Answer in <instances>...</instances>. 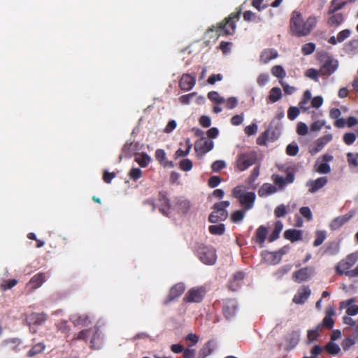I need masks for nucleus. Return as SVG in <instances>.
<instances>
[{
	"mask_svg": "<svg viewBox=\"0 0 358 358\" xmlns=\"http://www.w3.org/2000/svg\"><path fill=\"white\" fill-rule=\"evenodd\" d=\"M213 209V211L209 215L208 220L211 223H217L222 220V217L224 216V201L215 203Z\"/></svg>",
	"mask_w": 358,
	"mask_h": 358,
	"instance_id": "6e6552de",
	"label": "nucleus"
},
{
	"mask_svg": "<svg viewBox=\"0 0 358 358\" xmlns=\"http://www.w3.org/2000/svg\"><path fill=\"white\" fill-rule=\"evenodd\" d=\"M353 302V299H350L346 301H343L341 303V307H343L344 306H349L346 310V313L348 315H356L358 314V306L357 305H352L350 306Z\"/></svg>",
	"mask_w": 358,
	"mask_h": 358,
	"instance_id": "ea45409f",
	"label": "nucleus"
},
{
	"mask_svg": "<svg viewBox=\"0 0 358 358\" xmlns=\"http://www.w3.org/2000/svg\"><path fill=\"white\" fill-rule=\"evenodd\" d=\"M282 95L280 88L277 87H273L269 92L268 99L271 102L275 103L281 99Z\"/></svg>",
	"mask_w": 358,
	"mask_h": 358,
	"instance_id": "c9c22d12",
	"label": "nucleus"
},
{
	"mask_svg": "<svg viewBox=\"0 0 358 358\" xmlns=\"http://www.w3.org/2000/svg\"><path fill=\"white\" fill-rule=\"evenodd\" d=\"M257 159V155L255 151L250 150L241 152L238 155L236 162L237 169L243 171L254 164Z\"/></svg>",
	"mask_w": 358,
	"mask_h": 358,
	"instance_id": "7ed1b4c3",
	"label": "nucleus"
},
{
	"mask_svg": "<svg viewBox=\"0 0 358 358\" xmlns=\"http://www.w3.org/2000/svg\"><path fill=\"white\" fill-rule=\"evenodd\" d=\"M357 340L352 336L348 337L343 340L341 345L344 351L348 350L352 345L356 343Z\"/></svg>",
	"mask_w": 358,
	"mask_h": 358,
	"instance_id": "603ef678",
	"label": "nucleus"
},
{
	"mask_svg": "<svg viewBox=\"0 0 358 358\" xmlns=\"http://www.w3.org/2000/svg\"><path fill=\"white\" fill-rule=\"evenodd\" d=\"M176 206L182 213H186L190 208L189 202L182 199H176Z\"/></svg>",
	"mask_w": 358,
	"mask_h": 358,
	"instance_id": "a19ab883",
	"label": "nucleus"
},
{
	"mask_svg": "<svg viewBox=\"0 0 358 358\" xmlns=\"http://www.w3.org/2000/svg\"><path fill=\"white\" fill-rule=\"evenodd\" d=\"M347 3L345 0H332L329 6V13L333 14L335 12L342 9Z\"/></svg>",
	"mask_w": 358,
	"mask_h": 358,
	"instance_id": "7c9ffc66",
	"label": "nucleus"
},
{
	"mask_svg": "<svg viewBox=\"0 0 358 358\" xmlns=\"http://www.w3.org/2000/svg\"><path fill=\"white\" fill-rule=\"evenodd\" d=\"M326 350L331 355H336L341 352L339 345L333 341H331L325 346Z\"/></svg>",
	"mask_w": 358,
	"mask_h": 358,
	"instance_id": "de8ad7c7",
	"label": "nucleus"
},
{
	"mask_svg": "<svg viewBox=\"0 0 358 358\" xmlns=\"http://www.w3.org/2000/svg\"><path fill=\"white\" fill-rule=\"evenodd\" d=\"M70 320L75 326L87 327L91 324L89 317L86 315H72L70 317Z\"/></svg>",
	"mask_w": 358,
	"mask_h": 358,
	"instance_id": "aec40b11",
	"label": "nucleus"
},
{
	"mask_svg": "<svg viewBox=\"0 0 358 358\" xmlns=\"http://www.w3.org/2000/svg\"><path fill=\"white\" fill-rule=\"evenodd\" d=\"M271 72L273 76L281 80L286 77V72L284 68L280 65H275L273 66L271 69Z\"/></svg>",
	"mask_w": 358,
	"mask_h": 358,
	"instance_id": "58836bf2",
	"label": "nucleus"
},
{
	"mask_svg": "<svg viewBox=\"0 0 358 358\" xmlns=\"http://www.w3.org/2000/svg\"><path fill=\"white\" fill-rule=\"evenodd\" d=\"M267 232V229L264 226H260L256 231V242L258 243L261 247L264 245Z\"/></svg>",
	"mask_w": 358,
	"mask_h": 358,
	"instance_id": "c756f323",
	"label": "nucleus"
},
{
	"mask_svg": "<svg viewBox=\"0 0 358 358\" xmlns=\"http://www.w3.org/2000/svg\"><path fill=\"white\" fill-rule=\"evenodd\" d=\"M283 224L282 222L277 221L275 224V228L273 231H272L271 234L268 237V241L270 242H273L278 238L279 235L282 230Z\"/></svg>",
	"mask_w": 358,
	"mask_h": 358,
	"instance_id": "f704fd0d",
	"label": "nucleus"
},
{
	"mask_svg": "<svg viewBox=\"0 0 358 358\" xmlns=\"http://www.w3.org/2000/svg\"><path fill=\"white\" fill-rule=\"evenodd\" d=\"M299 115V109L295 106H291L287 111V117L290 120H295Z\"/></svg>",
	"mask_w": 358,
	"mask_h": 358,
	"instance_id": "69168bd1",
	"label": "nucleus"
},
{
	"mask_svg": "<svg viewBox=\"0 0 358 358\" xmlns=\"http://www.w3.org/2000/svg\"><path fill=\"white\" fill-rule=\"evenodd\" d=\"M244 217L245 212L243 210H239L231 214V219L233 222L238 223L244 218Z\"/></svg>",
	"mask_w": 358,
	"mask_h": 358,
	"instance_id": "13d9d810",
	"label": "nucleus"
},
{
	"mask_svg": "<svg viewBox=\"0 0 358 358\" xmlns=\"http://www.w3.org/2000/svg\"><path fill=\"white\" fill-rule=\"evenodd\" d=\"M45 348V346L43 343H38L34 345L27 352V357H31L37 354L42 352Z\"/></svg>",
	"mask_w": 358,
	"mask_h": 358,
	"instance_id": "37998d69",
	"label": "nucleus"
},
{
	"mask_svg": "<svg viewBox=\"0 0 358 358\" xmlns=\"http://www.w3.org/2000/svg\"><path fill=\"white\" fill-rule=\"evenodd\" d=\"M213 342L208 341L203 348L199 350L197 358H206L213 352Z\"/></svg>",
	"mask_w": 358,
	"mask_h": 358,
	"instance_id": "2f4dec72",
	"label": "nucleus"
},
{
	"mask_svg": "<svg viewBox=\"0 0 358 358\" xmlns=\"http://www.w3.org/2000/svg\"><path fill=\"white\" fill-rule=\"evenodd\" d=\"M299 212L301 215L306 218L307 220L310 221L313 218V214L309 207H301L299 209Z\"/></svg>",
	"mask_w": 358,
	"mask_h": 358,
	"instance_id": "338daca9",
	"label": "nucleus"
},
{
	"mask_svg": "<svg viewBox=\"0 0 358 358\" xmlns=\"http://www.w3.org/2000/svg\"><path fill=\"white\" fill-rule=\"evenodd\" d=\"M185 144H186V149L185 150H183L180 148L178 149L175 153V158L177 159L178 157H185L189 154L190 149L192 148V144H191L190 140L189 138L186 139Z\"/></svg>",
	"mask_w": 358,
	"mask_h": 358,
	"instance_id": "a18cd8bd",
	"label": "nucleus"
},
{
	"mask_svg": "<svg viewBox=\"0 0 358 358\" xmlns=\"http://www.w3.org/2000/svg\"><path fill=\"white\" fill-rule=\"evenodd\" d=\"M278 52L273 49H265L260 55V60L263 64H267L271 60L278 57Z\"/></svg>",
	"mask_w": 358,
	"mask_h": 358,
	"instance_id": "5701e85b",
	"label": "nucleus"
},
{
	"mask_svg": "<svg viewBox=\"0 0 358 358\" xmlns=\"http://www.w3.org/2000/svg\"><path fill=\"white\" fill-rule=\"evenodd\" d=\"M327 178L325 176L320 177L315 180H310L306 185L309 187V192L314 193L322 188L327 183Z\"/></svg>",
	"mask_w": 358,
	"mask_h": 358,
	"instance_id": "f3484780",
	"label": "nucleus"
},
{
	"mask_svg": "<svg viewBox=\"0 0 358 358\" xmlns=\"http://www.w3.org/2000/svg\"><path fill=\"white\" fill-rule=\"evenodd\" d=\"M259 175V166H256L252 171V173L248 178V183L250 187L255 188L256 186L254 185L255 181L257 180Z\"/></svg>",
	"mask_w": 358,
	"mask_h": 358,
	"instance_id": "8fccbe9b",
	"label": "nucleus"
},
{
	"mask_svg": "<svg viewBox=\"0 0 358 358\" xmlns=\"http://www.w3.org/2000/svg\"><path fill=\"white\" fill-rule=\"evenodd\" d=\"M233 194L238 198L241 204L245 208L249 210L252 208L256 198L254 192H245L243 187L238 186L233 189Z\"/></svg>",
	"mask_w": 358,
	"mask_h": 358,
	"instance_id": "f03ea898",
	"label": "nucleus"
},
{
	"mask_svg": "<svg viewBox=\"0 0 358 358\" xmlns=\"http://www.w3.org/2000/svg\"><path fill=\"white\" fill-rule=\"evenodd\" d=\"M45 280L44 273H39L34 275L29 281V284L33 289L39 287Z\"/></svg>",
	"mask_w": 358,
	"mask_h": 358,
	"instance_id": "c85d7f7f",
	"label": "nucleus"
},
{
	"mask_svg": "<svg viewBox=\"0 0 358 358\" xmlns=\"http://www.w3.org/2000/svg\"><path fill=\"white\" fill-rule=\"evenodd\" d=\"M277 187L270 183H264L259 189L258 194L261 197H266L277 192Z\"/></svg>",
	"mask_w": 358,
	"mask_h": 358,
	"instance_id": "b1692460",
	"label": "nucleus"
},
{
	"mask_svg": "<svg viewBox=\"0 0 358 358\" xmlns=\"http://www.w3.org/2000/svg\"><path fill=\"white\" fill-rule=\"evenodd\" d=\"M286 239L294 242L302 238V231L297 229H288L284 233Z\"/></svg>",
	"mask_w": 358,
	"mask_h": 358,
	"instance_id": "a878e982",
	"label": "nucleus"
},
{
	"mask_svg": "<svg viewBox=\"0 0 358 358\" xmlns=\"http://www.w3.org/2000/svg\"><path fill=\"white\" fill-rule=\"evenodd\" d=\"M244 274L242 272H237L234 274L229 282V289L232 291L237 290L242 285Z\"/></svg>",
	"mask_w": 358,
	"mask_h": 358,
	"instance_id": "412c9836",
	"label": "nucleus"
},
{
	"mask_svg": "<svg viewBox=\"0 0 358 358\" xmlns=\"http://www.w3.org/2000/svg\"><path fill=\"white\" fill-rule=\"evenodd\" d=\"M317 20L315 17L309 16L303 17L299 10L292 12L289 20V29L291 34L296 37L306 36L315 27Z\"/></svg>",
	"mask_w": 358,
	"mask_h": 358,
	"instance_id": "f257e3e1",
	"label": "nucleus"
},
{
	"mask_svg": "<svg viewBox=\"0 0 358 358\" xmlns=\"http://www.w3.org/2000/svg\"><path fill=\"white\" fill-rule=\"evenodd\" d=\"M319 336L318 328L308 331L307 343L310 344L317 339Z\"/></svg>",
	"mask_w": 358,
	"mask_h": 358,
	"instance_id": "680f3d73",
	"label": "nucleus"
},
{
	"mask_svg": "<svg viewBox=\"0 0 358 358\" xmlns=\"http://www.w3.org/2000/svg\"><path fill=\"white\" fill-rule=\"evenodd\" d=\"M135 161L141 167H146L151 162V158L147 153L143 152L135 157Z\"/></svg>",
	"mask_w": 358,
	"mask_h": 358,
	"instance_id": "4c0bfd02",
	"label": "nucleus"
},
{
	"mask_svg": "<svg viewBox=\"0 0 358 358\" xmlns=\"http://www.w3.org/2000/svg\"><path fill=\"white\" fill-rule=\"evenodd\" d=\"M317 172L322 173V174H327L330 173L331 168L329 164L323 162H317V167H316Z\"/></svg>",
	"mask_w": 358,
	"mask_h": 358,
	"instance_id": "09e8293b",
	"label": "nucleus"
},
{
	"mask_svg": "<svg viewBox=\"0 0 358 358\" xmlns=\"http://www.w3.org/2000/svg\"><path fill=\"white\" fill-rule=\"evenodd\" d=\"M196 78L190 74H183L179 81V86L183 91H189L193 88Z\"/></svg>",
	"mask_w": 358,
	"mask_h": 358,
	"instance_id": "f8f14e48",
	"label": "nucleus"
},
{
	"mask_svg": "<svg viewBox=\"0 0 358 358\" xmlns=\"http://www.w3.org/2000/svg\"><path fill=\"white\" fill-rule=\"evenodd\" d=\"M213 147L212 141L201 139L195 143L194 149L198 155H204L211 150Z\"/></svg>",
	"mask_w": 358,
	"mask_h": 358,
	"instance_id": "4468645a",
	"label": "nucleus"
},
{
	"mask_svg": "<svg viewBox=\"0 0 358 358\" xmlns=\"http://www.w3.org/2000/svg\"><path fill=\"white\" fill-rule=\"evenodd\" d=\"M159 201L161 203V208H159L160 211L164 214V215H168V210L171 208V204H170V201H169V199L167 198V196L160 192L159 193Z\"/></svg>",
	"mask_w": 358,
	"mask_h": 358,
	"instance_id": "bb28decb",
	"label": "nucleus"
},
{
	"mask_svg": "<svg viewBox=\"0 0 358 358\" xmlns=\"http://www.w3.org/2000/svg\"><path fill=\"white\" fill-rule=\"evenodd\" d=\"M243 19L244 20L248 22L252 21L255 22H259L262 20L259 16H258L256 13L250 10H247L243 13Z\"/></svg>",
	"mask_w": 358,
	"mask_h": 358,
	"instance_id": "49530a36",
	"label": "nucleus"
},
{
	"mask_svg": "<svg viewBox=\"0 0 358 358\" xmlns=\"http://www.w3.org/2000/svg\"><path fill=\"white\" fill-rule=\"evenodd\" d=\"M31 320L34 321V323L41 324L47 320V316L44 313H33L31 315Z\"/></svg>",
	"mask_w": 358,
	"mask_h": 358,
	"instance_id": "bf43d9fd",
	"label": "nucleus"
},
{
	"mask_svg": "<svg viewBox=\"0 0 358 358\" xmlns=\"http://www.w3.org/2000/svg\"><path fill=\"white\" fill-rule=\"evenodd\" d=\"M352 266L346 262L345 259L341 261L336 266V272L340 275H345L346 273L350 271V268Z\"/></svg>",
	"mask_w": 358,
	"mask_h": 358,
	"instance_id": "72a5a7b5",
	"label": "nucleus"
},
{
	"mask_svg": "<svg viewBox=\"0 0 358 358\" xmlns=\"http://www.w3.org/2000/svg\"><path fill=\"white\" fill-rule=\"evenodd\" d=\"M193 164L190 159H184L180 162L179 167L183 171H189L192 169Z\"/></svg>",
	"mask_w": 358,
	"mask_h": 358,
	"instance_id": "4d7b16f0",
	"label": "nucleus"
},
{
	"mask_svg": "<svg viewBox=\"0 0 358 358\" xmlns=\"http://www.w3.org/2000/svg\"><path fill=\"white\" fill-rule=\"evenodd\" d=\"M338 67V62L337 59L327 56L326 59L324 61L320 71L322 75L330 76L334 73Z\"/></svg>",
	"mask_w": 358,
	"mask_h": 358,
	"instance_id": "423d86ee",
	"label": "nucleus"
},
{
	"mask_svg": "<svg viewBox=\"0 0 358 358\" xmlns=\"http://www.w3.org/2000/svg\"><path fill=\"white\" fill-rule=\"evenodd\" d=\"M344 20V17L341 13H336L331 15L328 20V24L331 26H338Z\"/></svg>",
	"mask_w": 358,
	"mask_h": 358,
	"instance_id": "c03bdc74",
	"label": "nucleus"
},
{
	"mask_svg": "<svg viewBox=\"0 0 358 358\" xmlns=\"http://www.w3.org/2000/svg\"><path fill=\"white\" fill-rule=\"evenodd\" d=\"M296 132L299 135L305 136L308 132V127L306 124L302 122H299L297 124Z\"/></svg>",
	"mask_w": 358,
	"mask_h": 358,
	"instance_id": "e2e57ef3",
	"label": "nucleus"
},
{
	"mask_svg": "<svg viewBox=\"0 0 358 358\" xmlns=\"http://www.w3.org/2000/svg\"><path fill=\"white\" fill-rule=\"evenodd\" d=\"M311 99V93L310 90H307L304 92L303 98L301 101L299 102L300 108L303 111H307L309 109L308 106V103L309 101Z\"/></svg>",
	"mask_w": 358,
	"mask_h": 358,
	"instance_id": "e433bc0d",
	"label": "nucleus"
},
{
	"mask_svg": "<svg viewBox=\"0 0 358 358\" xmlns=\"http://www.w3.org/2000/svg\"><path fill=\"white\" fill-rule=\"evenodd\" d=\"M22 343V341L18 338H11L3 341L1 345L3 348H8V349L14 352H18L20 349L19 346Z\"/></svg>",
	"mask_w": 358,
	"mask_h": 358,
	"instance_id": "dca6fc26",
	"label": "nucleus"
},
{
	"mask_svg": "<svg viewBox=\"0 0 358 358\" xmlns=\"http://www.w3.org/2000/svg\"><path fill=\"white\" fill-rule=\"evenodd\" d=\"M209 232L213 235H222L224 234V224L210 225L208 228Z\"/></svg>",
	"mask_w": 358,
	"mask_h": 358,
	"instance_id": "864d4df0",
	"label": "nucleus"
},
{
	"mask_svg": "<svg viewBox=\"0 0 358 358\" xmlns=\"http://www.w3.org/2000/svg\"><path fill=\"white\" fill-rule=\"evenodd\" d=\"M206 293L204 287H193L185 294L183 301L187 303H200Z\"/></svg>",
	"mask_w": 358,
	"mask_h": 358,
	"instance_id": "39448f33",
	"label": "nucleus"
},
{
	"mask_svg": "<svg viewBox=\"0 0 358 358\" xmlns=\"http://www.w3.org/2000/svg\"><path fill=\"white\" fill-rule=\"evenodd\" d=\"M264 260L269 264H277L280 262V255L273 252H265L263 253Z\"/></svg>",
	"mask_w": 358,
	"mask_h": 358,
	"instance_id": "393cba45",
	"label": "nucleus"
},
{
	"mask_svg": "<svg viewBox=\"0 0 358 358\" xmlns=\"http://www.w3.org/2000/svg\"><path fill=\"white\" fill-rule=\"evenodd\" d=\"M227 308H225V317H233L236 311L237 304L236 301L234 300H229L227 301Z\"/></svg>",
	"mask_w": 358,
	"mask_h": 358,
	"instance_id": "473e14b6",
	"label": "nucleus"
},
{
	"mask_svg": "<svg viewBox=\"0 0 358 358\" xmlns=\"http://www.w3.org/2000/svg\"><path fill=\"white\" fill-rule=\"evenodd\" d=\"M347 160L348 164L351 167H357L358 166V152H348L347 154Z\"/></svg>",
	"mask_w": 358,
	"mask_h": 358,
	"instance_id": "3c124183",
	"label": "nucleus"
},
{
	"mask_svg": "<svg viewBox=\"0 0 358 358\" xmlns=\"http://www.w3.org/2000/svg\"><path fill=\"white\" fill-rule=\"evenodd\" d=\"M315 50V45L313 43H308L303 45L301 51L303 55H308L313 53Z\"/></svg>",
	"mask_w": 358,
	"mask_h": 358,
	"instance_id": "052dcab7",
	"label": "nucleus"
},
{
	"mask_svg": "<svg viewBox=\"0 0 358 358\" xmlns=\"http://www.w3.org/2000/svg\"><path fill=\"white\" fill-rule=\"evenodd\" d=\"M320 73H321L320 71H317L315 69H309L306 71L305 75L312 80L318 81Z\"/></svg>",
	"mask_w": 358,
	"mask_h": 358,
	"instance_id": "0e129e2a",
	"label": "nucleus"
},
{
	"mask_svg": "<svg viewBox=\"0 0 358 358\" xmlns=\"http://www.w3.org/2000/svg\"><path fill=\"white\" fill-rule=\"evenodd\" d=\"M299 334L297 332H293L287 336V341L289 342V345L286 347L287 350L294 348L299 341Z\"/></svg>",
	"mask_w": 358,
	"mask_h": 358,
	"instance_id": "79ce46f5",
	"label": "nucleus"
},
{
	"mask_svg": "<svg viewBox=\"0 0 358 358\" xmlns=\"http://www.w3.org/2000/svg\"><path fill=\"white\" fill-rule=\"evenodd\" d=\"M142 176L141 170L138 168H132L129 173V176L134 180H137Z\"/></svg>",
	"mask_w": 358,
	"mask_h": 358,
	"instance_id": "774afa93",
	"label": "nucleus"
},
{
	"mask_svg": "<svg viewBox=\"0 0 358 358\" xmlns=\"http://www.w3.org/2000/svg\"><path fill=\"white\" fill-rule=\"evenodd\" d=\"M185 289V286L182 282H179L174 285L169 291V294L168 296V299L165 303H169V302L173 301L174 299L179 297L180 295L183 294Z\"/></svg>",
	"mask_w": 358,
	"mask_h": 358,
	"instance_id": "ddd939ff",
	"label": "nucleus"
},
{
	"mask_svg": "<svg viewBox=\"0 0 358 358\" xmlns=\"http://www.w3.org/2000/svg\"><path fill=\"white\" fill-rule=\"evenodd\" d=\"M351 34V31L348 29H344L338 32L336 37L331 36L328 42L332 45H336L338 43H342L346 38H349Z\"/></svg>",
	"mask_w": 358,
	"mask_h": 358,
	"instance_id": "4be33fe9",
	"label": "nucleus"
},
{
	"mask_svg": "<svg viewBox=\"0 0 358 358\" xmlns=\"http://www.w3.org/2000/svg\"><path fill=\"white\" fill-rule=\"evenodd\" d=\"M238 19V13H232L227 19L225 18V36L231 35L235 33L236 27V24Z\"/></svg>",
	"mask_w": 358,
	"mask_h": 358,
	"instance_id": "9b49d317",
	"label": "nucleus"
},
{
	"mask_svg": "<svg viewBox=\"0 0 358 358\" xmlns=\"http://www.w3.org/2000/svg\"><path fill=\"white\" fill-rule=\"evenodd\" d=\"M155 158L156 159L164 166H169L171 167L173 166V164L172 162H166V155L164 150L157 149L155 152Z\"/></svg>",
	"mask_w": 358,
	"mask_h": 358,
	"instance_id": "cd10ccee",
	"label": "nucleus"
},
{
	"mask_svg": "<svg viewBox=\"0 0 358 358\" xmlns=\"http://www.w3.org/2000/svg\"><path fill=\"white\" fill-rule=\"evenodd\" d=\"M197 254L202 262L206 264H213L217 259L215 250L211 246L200 245L197 249Z\"/></svg>",
	"mask_w": 358,
	"mask_h": 358,
	"instance_id": "20e7f679",
	"label": "nucleus"
},
{
	"mask_svg": "<svg viewBox=\"0 0 358 358\" xmlns=\"http://www.w3.org/2000/svg\"><path fill=\"white\" fill-rule=\"evenodd\" d=\"M332 134H329L317 139L310 150V153L312 155H315L321 151L324 147L332 140Z\"/></svg>",
	"mask_w": 358,
	"mask_h": 358,
	"instance_id": "1a4fd4ad",
	"label": "nucleus"
},
{
	"mask_svg": "<svg viewBox=\"0 0 358 358\" xmlns=\"http://www.w3.org/2000/svg\"><path fill=\"white\" fill-rule=\"evenodd\" d=\"M310 289L308 287H302L299 289L293 299V301L297 304L303 303L310 295Z\"/></svg>",
	"mask_w": 358,
	"mask_h": 358,
	"instance_id": "2eb2a0df",
	"label": "nucleus"
},
{
	"mask_svg": "<svg viewBox=\"0 0 358 358\" xmlns=\"http://www.w3.org/2000/svg\"><path fill=\"white\" fill-rule=\"evenodd\" d=\"M272 179L275 185H278L281 188H283L285 185L292 183L294 182V175L292 173H289L285 178L278 175H273Z\"/></svg>",
	"mask_w": 358,
	"mask_h": 358,
	"instance_id": "6ab92c4d",
	"label": "nucleus"
},
{
	"mask_svg": "<svg viewBox=\"0 0 358 358\" xmlns=\"http://www.w3.org/2000/svg\"><path fill=\"white\" fill-rule=\"evenodd\" d=\"M355 215V210H352L347 214L334 218L330 223L329 227L332 230H336L348 222Z\"/></svg>",
	"mask_w": 358,
	"mask_h": 358,
	"instance_id": "0eeeda50",
	"label": "nucleus"
},
{
	"mask_svg": "<svg viewBox=\"0 0 358 358\" xmlns=\"http://www.w3.org/2000/svg\"><path fill=\"white\" fill-rule=\"evenodd\" d=\"M313 273V269L310 268H303L293 275V278L295 281L301 282L306 280Z\"/></svg>",
	"mask_w": 358,
	"mask_h": 358,
	"instance_id": "a211bd4d",
	"label": "nucleus"
},
{
	"mask_svg": "<svg viewBox=\"0 0 358 358\" xmlns=\"http://www.w3.org/2000/svg\"><path fill=\"white\" fill-rule=\"evenodd\" d=\"M326 238V232L324 231H317L316 232L315 240L313 243L315 247L320 245Z\"/></svg>",
	"mask_w": 358,
	"mask_h": 358,
	"instance_id": "6e6d98bb",
	"label": "nucleus"
},
{
	"mask_svg": "<svg viewBox=\"0 0 358 358\" xmlns=\"http://www.w3.org/2000/svg\"><path fill=\"white\" fill-rule=\"evenodd\" d=\"M17 283V280L15 279H8L5 280L1 284V288L2 290L5 291L7 289H10L15 286Z\"/></svg>",
	"mask_w": 358,
	"mask_h": 358,
	"instance_id": "5fc2aeb1",
	"label": "nucleus"
},
{
	"mask_svg": "<svg viewBox=\"0 0 358 358\" xmlns=\"http://www.w3.org/2000/svg\"><path fill=\"white\" fill-rule=\"evenodd\" d=\"M208 98L213 103V111L218 113L222 111V108L220 106L224 103V98L222 97L217 92L211 91L208 94Z\"/></svg>",
	"mask_w": 358,
	"mask_h": 358,
	"instance_id": "9d476101",
	"label": "nucleus"
}]
</instances>
